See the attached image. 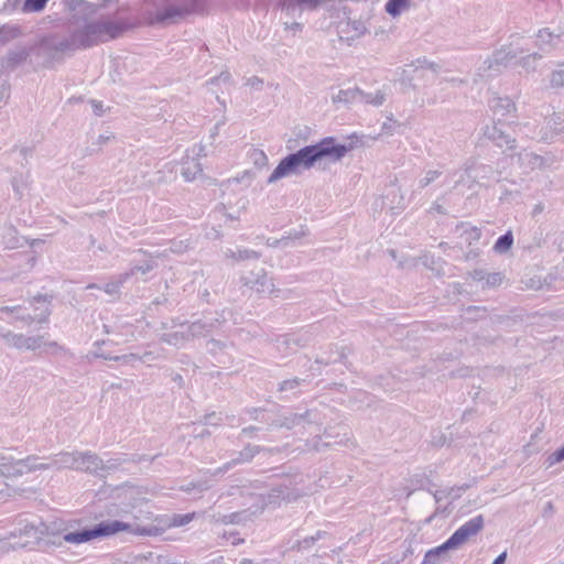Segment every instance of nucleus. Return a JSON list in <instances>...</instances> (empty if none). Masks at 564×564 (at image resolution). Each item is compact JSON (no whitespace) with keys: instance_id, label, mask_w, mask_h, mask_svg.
Masks as SVG:
<instances>
[{"instance_id":"obj_1","label":"nucleus","mask_w":564,"mask_h":564,"mask_svg":"<svg viewBox=\"0 0 564 564\" xmlns=\"http://www.w3.org/2000/svg\"><path fill=\"white\" fill-rule=\"evenodd\" d=\"M352 148V143H336L334 137L323 138L315 144L305 145L284 156L267 182L268 184H273L285 176L300 175L302 171L311 170L316 162L323 159H329L334 162L340 161Z\"/></svg>"},{"instance_id":"obj_2","label":"nucleus","mask_w":564,"mask_h":564,"mask_svg":"<svg viewBox=\"0 0 564 564\" xmlns=\"http://www.w3.org/2000/svg\"><path fill=\"white\" fill-rule=\"evenodd\" d=\"M126 25L104 20H84L70 34L78 50L89 48L101 42L119 37Z\"/></svg>"},{"instance_id":"obj_3","label":"nucleus","mask_w":564,"mask_h":564,"mask_svg":"<svg viewBox=\"0 0 564 564\" xmlns=\"http://www.w3.org/2000/svg\"><path fill=\"white\" fill-rule=\"evenodd\" d=\"M120 531L141 536L150 535L152 533V529L150 528L139 527L120 520H107L89 529L68 532L64 534L63 539L67 543L80 544L96 538L109 536Z\"/></svg>"},{"instance_id":"obj_4","label":"nucleus","mask_w":564,"mask_h":564,"mask_svg":"<svg viewBox=\"0 0 564 564\" xmlns=\"http://www.w3.org/2000/svg\"><path fill=\"white\" fill-rule=\"evenodd\" d=\"M517 55L518 51L513 48L512 44L502 45L482 62L478 68V75L492 77L500 74L517 58Z\"/></svg>"},{"instance_id":"obj_5","label":"nucleus","mask_w":564,"mask_h":564,"mask_svg":"<svg viewBox=\"0 0 564 564\" xmlns=\"http://www.w3.org/2000/svg\"><path fill=\"white\" fill-rule=\"evenodd\" d=\"M265 423L272 429L293 430L297 426L321 425L322 421L317 410L310 409L303 413H284L273 421L265 420Z\"/></svg>"},{"instance_id":"obj_6","label":"nucleus","mask_w":564,"mask_h":564,"mask_svg":"<svg viewBox=\"0 0 564 564\" xmlns=\"http://www.w3.org/2000/svg\"><path fill=\"white\" fill-rule=\"evenodd\" d=\"M241 282L243 285L254 290L259 294L269 293L275 297L289 299L290 290H280L275 289L271 279L268 276L264 269H258L257 271H251L248 274L241 278Z\"/></svg>"},{"instance_id":"obj_7","label":"nucleus","mask_w":564,"mask_h":564,"mask_svg":"<svg viewBox=\"0 0 564 564\" xmlns=\"http://www.w3.org/2000/svg\"><path fill=\"white\" fill-rule=\"evenodd\" d=\"M149 21L152 25L169 26L178 24L184 19L182 12L176 10L169 0H155L154 10L150 13Z\"/></svg>"},{"instance_id":"obj_8","label":"nucleus","mask_w":564,"mask_h":564,"mask_svg":"<svg viewBox=\"0 0 564 564\" xmlns=\"http://www.w3.org/2000/svg\"><path fill=\"white\" fill-rule=\"evenodd\" d=\"M484 525L485 518L482 514H478L459 527L447 540L456 550L476 536L484 529Z\"/></svg>"},{"instance_id":"obj_9","label":"nucleus","mask_w":564,"mask_h":564,"mask_svg":"<svg viewBox=\"0 0 564 564\" xmlns=\"http://www.w3.org/2000/svg\"><path fill=\"white\" fill-rule=\"evenodd\" d=\"M484 137L492 141L499 148H516V138L511 133V127L500 120L487 124L484 128Z\"/></svg>"},{"instance_id":"obj_10","label":"nucleus","mask_w":564,"mask_h":564,"mask_svg":"<svg viewBox=\"0 0 564 564\" xmlns=\"http://www.w3.org/2000/svg\"><path fill=\"white\" fill-rule=\"evenodd\" d=\"M225 322V317H217L210 321L198 319L193 323L188 322H180L178 319H173V326H180L181 328H186L191 340L198 337H205L209 333H212L216 327H218L221 323Z\"/></svg>"},{"instance_id":"obj_11","label":"nucleus","mask_w":564,"mask_h":564,"mask_svg":"<svg viewBox=\"0 0 564 564\" xmlns=\"http://www.w3.org/2000/svg\"><path fill=\"white\" fill-rule=\"evenodd\" d=\"M0 337L6 341L9 347L22 350H36L43 346V336H25L23 334H15L12 332L2 333Z\"/></svg>"},{"instance_id":"obj_12","label":"nucleus","mask_w":564,"mask_h":564,"mask_svg":"<svg viewBox=\"0 0 564 564\" xmlns=\"http://www.w3.org/2000/svg\"><path fill=\"white\" fill-rule=\"evenodd\" d=\"M303 496L297 488L292 486V482L281 484L273 487L264 498V502L268 506H278L281 501H295Z\"/></svg>"},{"instance_id":"obj_13","label":"nucleus","mask_w":564,"mask_h":564,"mask_svg":"<svg viewBox=\"0 0 564 564\" xmlns=\"http://www.w3.org/2000/svg\"><path fill=\"white\" fill-rule=\"evenodd\" d=\"M564 133V113L553 112L544 119V123L539 131L540 140L552 142L557 135Z\"/></svg>"},{"instance_id":"obj_14","label":"nucleus","mask_w":564,"mask_h":564,"mask_svg":"<svg viewBox=\"0 0 564 564\" xmlns=\"http://www.w3.org/2000/svg\"><path fill=\"white\" fill-rule=\"evenodd\" d=\"M275 449L263 447L260 445H253L251 443H247L241 451L235 452L232 454L231 459L229 463L231 464L232 468L239 466V465H246L253 460V458L262 453H273Z\"/></svg>"},{"instance_id":"obj_15","label":"nucleus","mask_w":564,"mask_h":564,"mask_svg":"<svg viewBox=\"0 0 564 564\" xmlns=\"http://www.w3.org/2000/svg\"><path fill=\"white\" fill-rule=\"evenodd\" d=\"M42 46L50 52L55 53H73L78 51L72 34L65 37L50 36L42 41Z\"/></svg>"},{"instance_id":"obj_16","label":"nucleus","mask_w":564,"mask_h":564,"mask_svg":"<svg viewBox=\"0 0 564 564\" xmlns=\"http://www.w3.org/2000/svg\"><path fill=\"white\" fill-rule=\"evenodd\" d=\"M30 56V50L24 46H18L9 50L8 53L1 57L0 65L4 70H14L22 65Z\"/></svg>"},{"instance_id":"obj_17","label":"nucleus","mask_w":564,"mask_h":564,"mask_svg":"<svg viewBox=\"0 0 564 564\" xmlns=\"http://www.w3.org/2000/svg\"><path fill=\"white\" fill-rule=\"evenodd\" d=\"M323 436L326 442H332V446H354L348 427L345 425H338L337 427H325Z\"/></svg>"},{"instance_id":"obj_18","label":"nucleus","mask_w":564,"mask_h":564,"mask_svg":"<svg viewBox=\"0 0 564 564\" xmlns=\"http://www.w3.org/2000/svg\"><path fill=\"white\" fill-rule=\"evenodd\" d=\"M176 10L182 12V18L186 20L194 14L204 13L208 0H169Z\"/></svg>"},{"instance_id":"obj_19","label":"nucleus","mask_w":564,"mask_h":564,"mask_svg":"<svg viewBox=\"0 0 564 564\" xmlns=\"http://www.w3.org/2000/svg\"><path fill=\"white\" fill-rule=\"evenodd\" d=\"M500 174V172L489 164H477L475 165V176L473 182L481 186H488L490 182H499Z\"/></svg>"},{"instance_id":"obj_20","label":"nucleus","mask_w":564,"mask_h":564,"mask_svg":"<svg viewBox=\"0 0 564 564\" xmlns=\"http://www.w3.org/2000/svg\"><path fill=\"white\" fill-rule=\"evenodd\" d=\"M83 471L94 475L98 478L102 477V458L94 452L86 451L82 458Z\"/></svg>"},{"instance_id":"obj_21","label":"nucleus","mask_w":564,"mask_h":564,"mask_svg":"<svg viewBox=\"0 0 564 564\" xmlns=\"http://www.w3.org/2000/svg\"><path fill=\"white\" fill-rule=\"evenodd\" d=\"M203 173V167L197 158L186 156L183 159L181 164V175L185 181H194L198 175Z\"/></svg>"},{"instance_id":"obj_22","label":"nucleus","mask_w":564,"mask_h":564,"mask_svg":"<svg viewBox=\"0 0 564 564\" xmlns=\"http://www.w3.org/2000/svg\"><path fill=\"white\" fill-rule=\"evenodd\" d=\"M359 98H367L364 96V91L358 87L340 89L336 95L332 97V101L334 104H343L345 106H350L352 104L359 102Z\"/></svg>"},{"instance_id":"obj_23","label":"nucleus","mask_w":564,"mask_h":564,"mask_svg":"<svg viewBox=\"0 0 564 564\" xmlns=\"http://www.w3.org/2000/svg\"><path fill=\"white\" fill-rule=\"evenodd\" d=\"M160 341L165 343L167 345H172L176 348L184 347L191 338L186 328H182L181 330L164 333L160 336Z\"/></svg>"},{"instance_id":"obj_24","label":"nucleus","mask_w":564,"mask_h":564,"mask_svg":"<svg viewBox=\"0 0 564 564\" xmlns=\"http://www.w3.org/2000/svg\"><path fill=\"white\" fill-rule=\"evenodd\" d=\"M490 109L500 116H506L516 110L514 101L509 97L494 96L489 101Z\"/></svg>"},{"instance_id":"obj_25","label":"nucleus","mask_w":564,"mask_h":564,"mask_svg":"<svg viewBox=\"0 0 564 564\" xmlns=\"http://www.w3.org/2000/svg\"><path fill=\"white\" fill-rule=\"evenodd\" d=\"M310 383L308 377L306 378H300V377H293L290 379H285L281 381L278 386V391L281 393H290L295 395L296 393L301 392L302 387L307 386Z\"/></svg>"},{"instance_id":"obj_26","label":"nucleus","mask_w":564,"mask_h":564,"mask_svg":"<svg viewBox=\"0 0 564 564\" xmlns=\"http://www.w3.org/2000/svg\"><path fill=\"white\" fill-rule=\"evenodd\" d=\"M0 476L6 478L20 477L23 470L18 464V459L1 457Z\"/></svg>"},{"instance_id":"obj_27","label":"nucleus","mask_w":564,"mask_h":564,"mask_svg":"<svg viewBox=\"0 0 564 564\" xmlns=\"http://www.w3.org/2000/svg\"><path fill=\"white\" fill-rule=\"evenodd\" d=\"M451 550H454L453 546L451 545V543L448 542V540H446L444 543H442L441 545L434 547V549H431L429 550L425 555H424V558H425V563H430V564H440L441 563V558L444 554H446L448 551Z\"/></svg>"},{"instance_id":"obj_28","label":"nucleus","mask_w":564,"mask_h":564,"mask_svg":"<svg viewBox=\"0 0 564 564\" xmlns=\"http://www.w3.org/2000/svg\"><path fill=\"white\" fill-rule=\"evenodd\" d=\"M453 176H457V178L454 181V184L452 186V189H457L459 186H467L468 188H471V186L475 184L473 182L474 177L471 176V166L465 165L463 171H455L452 174Z\"/></svg>"},{"instance_id":"obj_29","label":"nucleus","mask_w":564,"mask_h":564,"mask_svg":"<svg viewBox=\"0 0 564 564\" xmlns=\"http://www.w3.org/2000/svg\"><path fill=\"white\" fill-rule=\"evenodd\" d=\"M562 34V32H553L545 28L539 30L536 37L540 41L541 46L547 45L553 48L560 43Z\"/></svg>"},{"instance_id":"obj_30","label":"nucleus","mask_w":564,"mask_h":564,"mask_svg":"<svg viewBox=\"0 0 564 564\" xmlns=\"http://www.w3.org/2000/svg\"><path fill=\"white\" fill-rule=\"evenodd\" d=\"M250 514L247 510L237 511L229 514H219L217 518L214 516L215 522L223 524H240L249 519Z\"/></svg>"},{"instance_id":"obj_31","label":"nucleus","mask_w":564,"mask_h":564,"mask_svg":"<svg viewBox=\"0 0 564 564\" xmlns=\"http://www.w3.org/2000/svg\"><path fill=\"white\" fill-rule=\"evenodd\" d=\"M128 281L127 274L120 273L102 286V290L110 296L120 297V289Z\"/></svg>"},{"instance_id":"obj_32","label":"nucleus","mask_w":564,"mask_h":564,"mask_svg":"<svg viewBox=\"0 0 564 564\" xmlns=\"http://www.w3.org/2000/svg\"><path fill=\"white\" fill-rule=\"evenodd\" d=\"M46 525L41 522L39 525L33 523H26L23 528L19 529V531H14L10 533L11 538L21 536V535H31L33 534L35 539H40V535L44 534Z\"/></svg>"},{"instance_id":"obj_33","label":"nucleus","mask_w":564,"mask_h":564,"mask_svg":"<svg viewBox=\"0 0 564 564\" xmlns=\"http://www.w3.org/2000/svg\"><path fill=\"white\" fill-rule=\"evenodd\" d=\"M158 267V263L153 259V257L149 256L147 260H144L141 264L132 265L128 271L123 272L127 274L128 280L137 273L147 274Z\"/></svg>"},{"instance_id":"obj_34","label":"nucleus","mask_w":564,"mask_h":564,"mask_svg":"<svg viewBox=\"0 0 564 564\" xmlns=\"http://www.w3.org/2000/svg\"><path fill=\"white\" fill-rule=\"evenodd\" d=\"M129 463L128 455L122 457H113L107 460L102 459V477L106 478L111 473L117 471L123 464Z\"/></svg>"},{"instance_id":"obj_35","label":"nucleus","mask_w":564,"mask_h":564,"mask_svg":"<svg viewBox=\"0 0 564 564\" xmlns=\"http://www.w3.org/2000/svg\"><path fill=\"white\" fill-rule=\"evenodd\" d=\"M260 256L261 254L258 251L250 250V249H241V250H237V251L228 249L225 252L226 258L234 259L237 261H243V260H249V259L258 260L260 258Z\"/></svg>"},{"instance_id":"obj_36","label":"nucleus","mask_w":564,"mask_h":564,"mask_svg":"<svg viewBox=\"0 0 564 564\" xmlns=\"http://www.w3.org/2000/svg\"><path fill=\"white\" fill-rule=\"evenodd\" d=\"M276 7L290 18L300 17L303 11L297 0H280Z\"/></svg>"},{"instance_id":"obj_37","label":"nucleus","mask_w":564,"mask_h":564,"mask_svg":"<svg viewBox=\"0 0 564 564\" xmlns=\"http://www.w3.org/2000/svg\"><path fill=\"white\" fill-rule=\"evenodd\" d=\"M411 7L409 0H389L386 3V12L392 18H397L403 10H408Z\"/></svg>"},{"instance_id":"obj_38","label":"nucleus","mask_w":564,"mask_h":564,"mask_svg":"<svg viewBox=\"0 0 564 564\" xmlns=\"http://www.w3.org/2000/svg\"><path fill=\"white\" fill-rule=\"evenodd\" d=\"M513 245V235L510 230L500 236L494 245V250L497 253H506Z\"/></svg>"},{"instance_id":"obj_39","label":"nucleus","mask_w":564,"mask_h":564,"mask_svg":"<svg viewBox=\"0 0 564 564\" xmlns=\"http://www.w3.org/2000/svg\"><path fill=\"white\" fill-rule=\"evenodd\" d=\"M323 435H316L312 440L305 442L304 452H322L326 448L332 447V442L323 441Z\"/></svg>"},{"instance_id":"obj_40","label":"nucleus","mask_w":564,"mask_h":564,"mask_svg":"<svg viewBox=\"0 0 564 564\" xmlns=\"http://www.w3.org/2000/svg\"><path fill=\"white\" fill-rule=\"evenodd\" d=\"M542 58V55L539 53L528 54L521 57L517 64L521 66L527 73L535 72L538 61Z\"/></svg>"},{"instance_id":"obj_41","label":"nucleus","mask_w":564,"mask_h":564,"mask_svg":"<svg viewBox=\"0 0 564 564\" xmlns=\"http://www.w3.org/2000/svg\"><path fill=\"white\" fill-rule=\"evenodd\" d=\"M54 465L56 469H72L74 466L73 452H61L54 456Z\"/></svg>"},{"instance_id":"obj_42","label":"nucleus","mask_w":564,"mask_h":564,"mask_svg":"<svg viewBox=\"0 0 564 564\" xmlns=\"http://www.w3.org/2000/svg\"><path fill=\"white\" fill-rule=\"evenodd\" d=\"M12 189L17 199H22L25 189L28 188V181L23 174H17L11 180Z\"/></svg>"},{"instance_id":"obj_43","label":"nucleus","mask_w":564,"mask_h":564,"mask_svg":"<svg viewBox=\"0 0 564 564\" xmlns=\"http://www.w3.org/2000/svg\"><path fill=\"white\" fill-rule=\"evenodd\" d=\"M305 234L304 231H297V230H294L293 232H290L288 236H283L282 238L280 239H274L273 241H268V245L270 247H289L291 241L293 240H296V239H300L301 237H303Z\"/></svg>"},{"instance_id":"obj_44","label":"nucleus","mask_w":564,"mask_h":564,"mask_svg":"<svg viewBox=\"0 0 564 564\" xmlns=\"http://www.w3.org/2000/svg\"><path fill=\"white\" fill-rule=\"evenodd\" d=\"M212 488V485L208 479H199L195 481H191L187 485H183L180 489L184 492L198 491L204 492Z\"/></svg>"},{"instance_id":"obj_45","label":"nucleus","mask_w":564,"mask_h":564,"mask_svg":"<svg viewBox=\"0 0 564 564\" xmlns=\"http://www.w3.org/2000/svg\"><path fill=\"white\" fill-rule=\"evenodd\" d=\"M21 34L20 28L15 25H0V43H7Z\"/></svg>"},{"instance_id":"obj_46","label":"nucleus","mask_w":564,"mask_h":564,"mask_svg":"<svg viewBox=\"0 0 564 564\" xmlns=\"http://www.w3.org/2000/svg\"><path fill=\"white\" fill-rule=\"evenodd\" d=\"M44 346L48 347L52 349V355L54 356H59V357H64L66 359H73L74 358V352L66 348L65 346L63 345H59L57 341H48V343H43Z\"/></svg>"},{"instance_id":"obj_47","label":"nucleus","mask_w":564,"mask_h":564,"mask_svg":"<svg viewBox=\"0 0 564 564\" xmlns=\"http://www.w3.org/2000/svg\"><path fill=\"white\" fill-rule=\"evenodd\" d=\"M443 175L442 170H427L425 171L423 177L419 180V187L420 188H426L432 183L437 181Z\"/></svg>"},{"instance_id":"obj_48","label":"nucleus","mask_w":564,"mask_h":564,"mask_svg":"<svg viewBox=\"0 0 564 564\" xmlns=\"http://www.w3.org/2000/svg\"><path fill=\"white\" fill-rule=\"evenodd\" d=\"M230 346H232L231 343H226L212 338L207 341L206 348L210 355L217 356L218 354L225 352L227 348Z\"/></svg>"},{"instance_id":"obj_49","label":"nucleus","mask_w":564,"mask_h":564,"mask_svg":"<svg viewBox=\"0 0 564 564\" xmlns=\"http://www.w3.org/2000/svg\"><path fill=\"white\" fill-rule=\"evenodd\" d=\"M346 29L348 31H354L355 34L351 35L348 40L358 39L367 32V28L365 22L361 20H348L346 23Z\"/></svg>"},{"instance_id":"obj_50","label":"nucleus","mask_w":564,"mask_h":564,"mask_svg":"<svg viewBox=\"0 0 564 564\" xmlns=\"http://www.w3.org/2000/svg\"><path fill=\"white\" fill-rule=\"evenodd\" d=\"M364 96L367 98H359V102L376 107L381 106L386 100V95L381 90H377L375 94L364 91Z\"/></svg>"},{"instance_id":"obj_51","label":"nucleus","mask_w":564,"mask_h":564,"mask_svg":"<svg viewBox=\"0 0 564 564\" xmlns=\"http://www.w3.org/2000/svg\"><path fill=\"white\" fill-rule=\"evenodd\" d=\"M95 358H102L105 360L122 361L124 364H134L138 361V354H128L121 356H109L106 354H94Z\"/></svg>"},{"instance_id":"obj_52","label":"nucleus","mask_w":564,"mask_h":564,"mask_svg":"<svg viewBox=\"0 0 564 564\" xmlns=\"http://www.w3.org/2000/svg\"><path fill=\"white\" fill-rule=\"evenodd\" d=\"M505 280V275L501 272H487L485 280L482 282V288H496L501 285Z\"/></svg>"},{"instance_id":"obj_53","label":"nucleus","mask_w":564,"mask_h":564,"mask_svg":"<svg viewBox=\"0 0 564 564\" xmlns=\"http://www.w3.org/2000/svg\"><path fill=\"white\" fill-rule=\"evenodd\" d=\"M250 159H251L252 163L254 164V166L258 169L265 167L268 165V161H269L264 151L260 150V149H253L250 152Z\"/></svg>"},{"instance_id":"obj_54","label":"nucleus","mask_w":564,"mask_h":564,"mask_svg":"<svg viewBox=\"0 0 564 564\" xmlns=\"http://www.w3.org/2000/svg\"><path fill=\"white\" fill-rule=\"evenodd\" d=\"M48 0H24L21 10L23 12H40L42 11Z\"/></svg>"},{"instance_id":"obj_55","label":"nucleus","mask_w":564,"mask_h":564,"mask_svg":"<svg viewBox=\"0 0 564 564\" xmlns=\"http://www.w3.org/2000/svg\"><path fill=\"white\" fill-rule=\"evenodd\" d=\"M36 460H37V456L30 455L25 458L18 459L17 465H20L21 469L23 470V475H24L28 473L36 471V465H37Z\"/></svg>"},{"instance_id":"obj_56","label":"nucleus","mask_w":564,"mask_h":564,"mask_svg":"<svg viewBox=\"0 0 564 564\" xmlns=\"http://www.w3.org/2000/svg\"><path fill=\"white\" fill-rule=\"evenodd\" d=\"M275 343H276V349L283 354H288L289 349H291V347L294 345L293 336H291V335L279 336L276 338Z\"/></svg>"},{"instance_id":"obj_57","label":"nucleus","mask_w":564,"mask_h":564,"mask_svg":"<svg viewBox=\"0 0 564 564\" xmlns=\"http://www.w3.org/2000/svg\"><path fill=\"white\" fill-rule=\"evenodd\" d=\"M564 460V445L550 454L544 462V465L546 468H550L554 466L555 464H558Z\"/></svg>"},{"instance_id":"obj_58","label":"nucleus","mask_w":564,"mask_h":564,"mask_svg":"<svg viewBox=\"0 0 564 564\" xmlns=\"http://www.w3.org/2000/svg\"><path fill=\"white\" fill-rule=\"evenodd\" d=\"M551 86L564 90V68L554 70L551 75Z\"/></svg>"},{"instance_id":"obj_59","label":"nucleus","mask_w":564,"mask_h":564,"mask_svg":"<svg viewBox=\"0 0 564 564\" xmlns=\"http://www.w3.org/2000/svg\"><path fill=\"white\" fill-rule=\"evenodd\" d=\"M221 421H223V419H221L220 414H218L216 412H210V413H207L204 415L200 423L203 425L218 426L221 423Z\"/></svg>"},{"instance_id":"obj_60","label":"nucleus","mask_w":564,"mask_h":564,"mask_svg":"<svg viewBox=\"0 0 564 564\" xmlns=\"http://www.w3.org/2000/svg\"><path fill=\"white\" fill-rule=\"evenodd\" d=\"M464 235L466 236V241L471 245L480 239L481 230L477 227H469L464 230Z\"/></svg>"},{"instance_id":"obj_61","label":"nucleus","mask_w":564,"mask_h":564,"mask_svg":"<svg viewBox=\"0 0 564 564\" xmlns=\"http://www.w3.org/2000/svg\"><path fill=\"white\" fill-rule=\"evenodd\" d=\"M337 354H338V358H336V359H332V358L324 359L322 357H317L315 359V362L318 365H329L332 362L344 361L347 357V352H346L345 348H341L340 350H338Z\"/></svg>"},{"instance_id":"obj_62","label":"nucleus","mask_w":564,"mask_h":564,"mask_svg":"<svg viewBox=\"0 0 564 564\" xmlns=\"http://www.w3.org/2000/svg\"><path fill=\"white\" fill-rule=\"evenodd\" d=\"M520 160L528 161L532 167L542 163V158L531 152H524L519 154Z\"/></svg>"},{"instance_id":"obj_63","label":"nucleus","mask_w":564,"mask_h":564,"mask_svg":"<svg viewBox=\"0 0 564 564\" xmlns=\"http://www.w3.org/2000/svg\"><path fill=\"white\" fill-rule=\"evenodd\" d=\"M159 456H160V454H156L154 456L133 454L131 456H128V459H129V463H142V462L153 463Z\"/></svg>"},{"instance_id":"obj_64","label":"nucleus","mask_w":564,"mask_h":564,"mask_svg":"<svg viewBox=\"0 0 564 564\" xmlns=\"http://www.w3.org/2000/svg\"><path fill=\"white\" fill-rule=\"evenodd\" d=\"M523 283L527 289H531V290H541L542 289V281L539 276L529 278Z\"/></svg>"}]
</instances>
